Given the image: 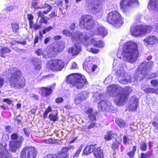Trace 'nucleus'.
<instances>
[{"instance_id":"34","label":"nucleus","mask_w":158,"mask_h":158,"mask_svg":"<svg viewBox=\"0 0 158 158\" xmlns=\"http://www.w3.org/2000/svg\"><path fill=\"white\" fill-rule=\"evenodd\" d=\"M106 111L110 113H114L117 112V110L112 105V104L109 102V104L107 107Z\"/></svg>"},{"instance_id":"18","label":"nucleus","mask_w":158,"mask_h":158,"mask_svg":"<svg viewBox=\"0 0 158 158\" xmlns=\"http://www.w3.org/2000/svg\"><path fill=\"white\" fill-rule=\"evenodd\" d=\"M89 93L86 91H84L77 94L75 98L74 102L76 104H79L81 101L88 98Z\"/></svg>"},{"instance_id":"51","label":"nucleus","mask_w":158,"mask_h":158,"mask_svg":"<svg viewBox=\"0 0 158 158\" xmlns=\"http://www.w3.org/2000/svg\"><path fill=\"white\" fill-rule=\"evenodd\" d=\"M44 158H58V155L49 154L45 156Z\"/></svg>"},{"instance_id":"13","label":"nucleus","mask_w":158,"mask_h":158,"mask_svg":"<svg viewBox=\"0 0 158 158\" xmlns=\"http://www.w3.org/2000/svg\"><path fill=\"white\" fill-rule=\"evenodd\" d=\"M148 26L145 25L132 26L131 27V34L135 36H139L147 33L148 29Z\"/></svg>"},{"instance_id":"33","label":"nucleus","mask_w":158,"mask_h":158,"mask_svg":"<svg viewBox=\"0 0 158 158\" xmlns=\"http://www.w3.org/2000/svg\"><path fill=\"white\" fill-rule=\"evenodd\" d=\"M117 125L121 128H123L126 125V123L121 119L118 118L115 120Z\"/></svg>"},{"instance_id":"43","label":"nucleus","mask_w":158,"mask_h":158,"mask_svg":"<svg viewBox=\"0 0 158 158\" xmlns=\"http://www.w3.org/2000/svg\"><path fill=\"white\" fill-rule=\"evenodd\" d=\"M11 27L13 31L16 32L19 31V27L18 24L12 23L11 24Z\"/></svg>"},{"instance_id":"24","label":"nucleus","mask_w":158,"mask_h":158,"mask_svg":"<svg viewBox=\"0 0 158 158\" xmlns=\"http://www.w3.org/2000/svg\"><path fill=\"white\" fill-rule=\"evenodd\" d=\"M11 51V50L8 47L6 46L0 47V54L2 57H5V54L9 53Z\"/></svg>"},{"instance_id":"12","label":"nucleus","mask_w":158,"mask_h":158,"mask_svg":"<svg viewBox=\"0 0 158 158\" xmlns=\"http://www.w3.org/2000/svg\"><path fill=\"white\" fill-rule=\"evenodd\" d=\"M94 25L93 17L86 15L81 17L80 20V26L84 29H92Z\"/></svg>"},{"instance_id":"49","label":"nucleus","mask_w":158,"mask_h":158,"mask_svg":"<svg viewBox=\"0 0 158 158\" xmlns=\"http://www.w3.org/2000/svg\"><path fill=\"white\" fill-rule=\"evenodd\" d=\"M52 29V27L51 26H49L45 28L43 31V34H45L47 32H48Z\"/></svg>"},{"instance_id":"56","label":"nucleus","mask_w":158,"mask_h":158,"mask_svg":"<svg viewBox=\"0 0 158 158\" xmlns=\"http://www.w3.org/2000/svg\"><path fill=\"white\" fill-rule=\"evenodd\" d=\"M23 131L25 134L26 136L29 137L30 136V132L28 129L27 128H24Z\"/></svg>"},{"instance_id":"37","label":"nucleus","mask_w":158,"mask_h":158,"mask_svg":"<svg viewBox=\"0 0 158 158\" xmlns=\"http://www.w3.org/2000/svg\"><path fill=\"white\" fill-rule=\"evenodd\" d=\"M18 8V6L17 5L14 4L13 5H11L7 6L6 8V10L11 12L13 10L17 9Z\"/></svg>"},{"instance_id":"47","label":"nucleus","mask_w":158,"mask_h":158,"mask_svg":"<svg viewBox=\"0 0 158 158\" xmlns=\"http://www.w3.org/2000/svg\"><path fill=\"white\" fill-rule=\"evenodd\" d=\"M140 149L143 151H145L147 148V146L144 143H142L140 144Z\"/></svg>"},{"instance_id":"25","label":"nucleus","mask_w":158,"mask_h":158,"mask_svg":"<svg viewBox=\"0 0 158 158\" xmlns=\"http://www.w3.org/2000/svg\"><path fill=\"white\" fill-rule=\"evenodd\" d=\"M32 63L34 65L35 69L37 70H39L41 68V63L40 60L36 58H35L32 59Z\"/></svg>"},{"instance_id":"53","label":"nucleus","mask_w":158,"mask_h":158,"mask_svg":"<svg viewBox=\"0 0 158 158\" xmlns=\"http://www.w3.org/2000/svg\"><path fill=\"white\" fill-rule=\"evenodd\" d=\"M129 139L126 137L124 136L123 138V143L125 145H127L129 143Z\"/></svg>"},{"instance_id":"19","label":"nucleus","mask_w":158,"mask_h":158,"mask_svg":"<svg viewBox=\"0 0 158 158\" xmlns=\"http://www.w3.org/2000/svg\"><path fill=\"white\" fill-rule=\"evenodd\" d=\"M92 36H85V38H87V45H85L87 47H88L89 45L92 44L94 46L98 47V48L103 47L104 46V43L101 40H98L97 39L94 38L92 39L90 41L89 38Z\"/></svg>"},{"instance_id":"62","label":"nucleus","mask_w":158,"mask_h":158,"mask_svg":"<svg viewBox=\"0 0 158 158\" xmlns=\"http://www.w3.org/2000/svg\"><path fill=\"white\" fill-rule=\"evenodd\" d=\"M93 110L92 108H90L88 109L87 111H86V113L88 114L89 115H92L93 113Z\"/></svg>"},{"instance_id":"22","label":"nucleus","mask_w":158,"mask_h":158,"mask_svg":"<svg viewBox=\"0 0 158 158\" xmlns=\"http://www.w3.org/2000/svg\"><path fill=\"white\" fill-rule=\"evenodd\" d=\"M109 102L103 99L99 102L98 105V108L99 111H106L107 107L108 106Z\"/></svg>"},{"instance_id":"32","label":"nucleus","mask_w":158,"mask_h":158,"mask_svg":"<svg viewBox=\"0 0 158 158\" xmlns=\"http://www.w3.org/2000/svg\"><path fill=\"white\" fill-rule=\"evenodd\" d=\"M152 2V7L154 11L158 12V0H151Z\"/></svg>"},{"instance_id":"4","label":"nucleus","mask_w":158,"mask_h":158,"mask_svg":"<svg viewBox=\"0 0 158 158\" xmlns=\"http://www.w3.org/2000/svg\"><path fill=\"white\" fill-rule=\"evenodd\" d=\"M67 82L71 83L77 89H82L87 84V82L84 76L80 73H73L67 77Z\"/></svg>"},{"instance_id":"39","label":"nucleus","mask_w":158,"mask_h":158,"mask_svg":"<svg viewBox=\"0 0 158 158\" xmlns=\"http://www.w3.org/2000/svg\"><path fill=\"white\" fill-rule=\"evenodd\" d=\"M27 18L29 21V25L32 27L33 26V23L34 16L31 14H28L27 15Z\"/></svg>"},{"instance_id":"38","label":"nucleus","mask_w":158,"mask_h":158,"mask_svg":"<svg viewBox=\"0 0 158 158\" xmlns=\"http://www.w3.org/2000/svg\"><path fill=\"white\" fill-rule=\"evenodd\" d=\"M157 41L156 37L152 35L149 36V45L153 44L156 43Z\"/></svg>"},{"instance_id":"54","label":"nucleus","mask_w":158,"mask_h":158,"mask_svg":"<svg viewBox=\"0 0 158 158\" xmlns=\"http://www.w3.org/2000/svg\"><path fill=\"white\" fill-rule=\"evenodd\" d=\"M63 99L62 98L59 97L56 99V102L57 103H59L62 102L63 101Z\"/></svg>"},{"instance_id":"63","label":"nucleus","mask_w":158,"mask_h":158,"mask_svg":"<svg viewBox=\"0 0 158 158\" xmlns=\"http://www.w3.org/2000/svg\"><path fill=\"white\" fill-rule=\"evenodd\" d=\"M33 26L32 27H31L30 25H29L30 27V28H33L35 29H39L40 28V26L36 24H35L33 23Z\"/></svg>"},{"instance_id":"10","label":"nucleus","mask_w":158,"mask_h":158,"mask_svg":"<svg viewBox=\"0 0 158 158\" xmlns=\"http://www.w3.org/2000/svg\"><path fill=\"white\" fill-rule=\"evenodd\" d=\"M134 5L139 6L138 0H121L120 2V8L123 12L128 11Z\"/></svg>"},{"instance_id":"58","label":"nucleus","mask_w":158,"mask_h":158,"mask_svg":"<svg viewBox=\"0 0 158 158\" xmlns=\"http://www.w3.org/2000/svg\"><path fill=\"white\" fill-rule=\"evenodd\" d=\"M151 83L154 86H156L158 84V81L156 80H153L151 81Z\"/></svg>"},{"instance_id":"20","label":"nucleus","mask_w":158,"mask_h":158,"mask_svg":"<svg viewBox=\"0 0 158 158\" xmlns=\"http://www.w3.org/2000/svg\"><path fill=\"white\" fill-rule=\"evenodd\" d=\"M139 106V102L137 99L135 97L131 98L127 106V110L132 111L136 110Z\"/></svg>"},{"instance_id":"5","label":"nucleus","mask_w":158,"mask_h":158,"mask_svg":"<svg viewBox=\"0 0 158 158\" xmlns=\"http://www.w3.org/2000/svg\"><path fill=\"white\" fill-rule=\"evenodd\" d=\"M12 76L10 80L11 86L16 88H22L25 86V81L24 78H21L20 71L16 68L11 72Z\"/></svg>"},{"instance_id":"6","label":"nucleus","mask_w":158,"mask_h":158,"mask_svg":"<svg viewBox=\"0 0 158 158\" xmlns=\"http://www.w3.org/2000/svg\"><path fill=\"white\" fill-rule=\"evenodd\" d=\"M107 19L109 23L117 28L120 27L123 23L120 15L116 11H112L108 13L107 15Z\"/></svg>"},{"instance_id":"30","label":"nucleus","mask_w":158,"mask_h":158,"mask_svg":"<svg viewBox=\"0 0 158 158\" xmlns=\"http://www.w3.org/2000/svg\"><path fill=\"white\" fill-rule=\"evenodd\" d=\"M95 156L97 158H102L103 155L102 151L100 148H98L94 152Z\"/></svg>"},{"instance_id":"45","label":"nucleus","mask_w":158,"mask_h":158,"mask_svg":"<svg viewBox=\"0 0 158 158\" xmlns=\"http://www.w3.org/2000/svg\"><path fill=\"white\" fill-rule=\"evenodd\" d=\"M112 80V77L111 76L109 75L107 77L104 81L105 84L110 83L111 82Z\"/></svg>"},{"instance_id":"55","label":"nucleus","mask_w":158,"mask_h":158,"mask_svg":"<svg viewBox=\"0 0 158 158\" xmlns=\"http://www.w3.org/2000/svg\"><path fill=\"white\" fill-rule=\"evenodd\" d=\"M16 43H18L19 44H25L26 43V42L25 41L22 42H17L15 40H14L12 41L11 42H10V44H11L12 45H15Z\"/></svg>"},{"instance_id":"40","label":"nucleus","mask_w":158,"mask_h":158,"mask_svg":"<svg viewBox=\"0 0 158 158\" xmlns=\"http://www.w3.org/2000/svg\"><path fill=\"white\" fill-rule=\"evenodd\" d=\"M35 52L38 56H40L42 55L43 57L47 58V56L44 54V52L42 49H38L35 51Z\"/></svg>"},{"instance_id":"26","label":"nucleus","mask_w":158,"mask_h":158,"mask_svg":"<svg viewBox=\"0 0 158 158\" xmlns=\"http://www.w3.org/2000/svg\"><path fill=\"white\" fill-rule=\"evenodd\" d=\"M92 99L94 102H96L100 100L102 101L104 99V97L102 94L98 92H94Z\"/></svg>"},{"instance_id":"29","label":"nucleus","mask_w":158,"mask_h":158,"mask_svg":"<svg viewBox=\"0 0 158 158\" xmlns=\"http://www.w3.org/2000/svg\"><path fill=\"white\" fill-rule=\"evenodd\" d=\"M41 89L42 91V93L44 94L45 96H49L52 92L51 86L49 87H42L41 88Z\"/></svg>"},{"instance_id":"15","label":"nucleus","mask_w":158,"mask_h":158,"mask_svg":"<svg viewBox=\"0 0 158 158\" xmlns=\"http://www.w3.org/2000/svg\"><path fill=\"white\" fill-rule=\"evenodd\" d=\"M95 29H92L90 31V33L86 32V34H89L88 36H92L96 35H99L104 37L106 35L107 31L100 24L95 25Z\"/></svg>"},{"instance_id":"60","label":"nucleus","mask_w":158,"mask_h":158,"mask_svg":"<svg viewBox=\"0 0 158 158\" xmlns=\"http://www.w3.org/2000/svg\"><path fill=\"white\" fill-rule=\"evenodd\" d=\"M77 68L78 67L77 63L75 62H73L72 65L71 69H77Z\"/></svg>"},{"instance_id":"48","label":"nucleus","mask_w":158,"mask_h":158,"mask_svg":"<svg viewBox=\"0 0 158 158\" xmlns=\"http://www.w3.org/2000/svg\"><path fill=\"white\" fill-rule=\"evenodd\" d=\"M46 7L50 8V7H52L50 5L45 3L44 4L41 5V6H40V7H39V9H41Z\"/></svg>"},{"instance_id":"50","label":"nucleus","mask_w":158,"mask_h":158,"mask_svg":"<svg viewBox=\"0 0 158 158\" xmlns=\"http://www.w3.org/2000/svg\"><path fill=\"white\" fill-rule=\"evenodd\" d=\"M38 2L36 1H34L32 2V6L34 7V8L35 9H39V7L40 6H37Z\"/></svg>"},{"instance_id":"41","label":"nucleus","mask_w":158,"mask_h":158,"mask_svg":"<svg viewBox=\"0 0 158 158\" xmlns=\"http://www.w3.org/2000/svg\"><path fill=\"white\" fill-rule=\"evenodd\" d=\"M48 118L50 120L54 122L56 121L58 119L57 115L53 114H49Z\"/></svg>"},{"instance_id":"46","label":"nucleus","mask_w":158,"mask_h":158,"mask_svg":"<svg viewBox=\"0 0 158 158\" xmlns=\"http://www.w3.org/2000/svg\"><path fill=\"white\" fill-rule=\"evenodd\" d=\"M87 49L90 52H91L94 53H97L99 52V50L97 49H95L92 48H87Z\"/></svg>"},{"instance_id":"17","label":"nucleus","mask_w":158,"mask_h":158,"mask_svg":"<svg viewBox=\"0 0 158 158\" xmlns=\"http://www.w3.org/2000/svg\"><path fill=\"white\" fill-rule=\"evenodd\" d=\"M62 46H59L57 44H54L53 45L50 46L47 54L49 56H54L58 52L62 51L61 48Z\"/></svg>"},{"instance_id":"16","label":"nucleus","mask_w":158,"mask_h":158,"mask_svg":"<svg viewBox=\"0 0 158 158\" xmlns=\"http://www.w3.org/2000/svg\"><path fill=\"white\" fill-rule=\"evenodd\" d=\"M80 42L85 45L83 42L80 41L78 39L74 42L75 43V45L73 47L69 48L68 50V52L71 53L72 56L76 55L78 54L81 51V44L79 43Z\"/></svg>"},{"instance_id":"35","label":"nucleus","mask_w":158,"mask_h":158,"mask_svg":"<svg viewBox=\"0 0 158 158\" xmlns=\"http://www.w3.org/2000/svg\"><path fill=\"white\" fill-rule=\"evenodd\" d=\"M83 147V144L81 145L79 147L78 149L76 151L75 153L72 156V158H78L80 152H81Z\"/></svg>"},{"instance_id":"9","label":"nucleus","mask_w":158,"mask_h":158,"mask_svg":"<svg viewBox=\"0 0 158 158\" xmlns=\"http://www.w3.org/2000/svg\"><path fill=\"white\" fill-rule=\"evenodd\" d=\"M11 138L12 140H16L15 141H11L9 143L10 150L12 152H15L18 149L21 148L22 142L24 139V137L20 135L18 136L17 133H14L11 135Z\"/></svg>"},{"instance_id":"8","label":"nucleus","mask_w":158,"mask_h":158,"mask_svg":"<svg viewBox=\"0 0 158 158\" xmlns=\"http://www.w3.org/2000/svg\"><path fill=\"white\" fill-rule=\"evenodd\" d=\"M62 33L63 35L68 37L71 36L72 40L73 42L78 39L80 41L83 42L84 44L87 45L86 42L88 39L87 38H85V36L89 35V34H86V32L80 33L78 31L72 34L70 31L67 29L64 30Z\"/></svg>"},{"instance_id":"27","label":"nucleus","mask_w":158,"mask_h":158,"mask_svg":"<svg viewBox=\"0 0 158 158\" xmlns=\"http://www.w3.org/2000/svg\"><path fill=\"white\" fill-rule=\"evenodd\" d=\"M117 136L114 132L111 131L107 132L104 136V138L106 141L110 140L112 138H115Z\"/></svg>"},{"instance_id":"57","label":"nucleus","mask_w":158,"mask_h":158,"mask_svg":"<svg viewBox=\"0 0 158 158\" xmlns=\"http://www.w3.org/2000/svg\"><path fill=\"white\" fill-rule=\"evenodd\" d=\"M51 18H53L57 16L56 12L55 10L52 11L51 14L49 15Z\"/></svg>"},{"instance_id":"2","label":"nucleus","mask_w":158,"mask_h":158,"mask_svg":"<svg viewBox=\"0 0 158 158\" xmlns=\"http://www.w3.org/2000/svg\"><path fill=\"white\" fill-rule=\"evenodd\" d=\"M139 55L137 44L135 42L130 41L124 45L119 58L133 63L136 61Z\"/></svg>"},{"instance_id":"7","label":"nucleus","mask_w":158,"mask_h":158,"mask_svg":"<svg viewBox=\"0 0 158 158\" xmlns=\"http://www.w3.org/2000/svg\"><path fill=\"white\" fill-rule=\"evenodd\" d=\"M103 0H86L85 8L89 12L95 14L101 12L102 6L100 2Z\"/></svg>"},{"instance_id":"52","label":"nucleus","mask_w":158,"mask_h":158,"mask_svg":"<svg viewBox=\"0 0 158 158\" xmlns=\"http://www.w3.org/2000/svg\"><path fill=\"white\" fill-rule=\"evenodd\" d=\"M151 93L158 94V89H153L152 88H149V93Z\"/></svg>"},{"instance_id":"64","label":"nucleus","mask_w":158,"mask_h":158,"mask_svg":"<svg viewBox=\"0 0 158 158\" xmlns=\"http://www.w3.org/2000/svg\"><path fill=\"white\" fill-rule=\"evenodd\" d=\"M97 69V66L96 65H94L91 69V71L90 72L91 73L94 72Z\"/></svg>"},{"instance_id":"42","label":"nucleus","mask_w":158,"mask_h":158,"mask_svg":"<svg viewBox=\"0 0 158 158\" xmlns=\"http://www.w3.org/2000/svg\"><path fill=\"white\" fill-rule=\"evenodd\" d=\"M52 111V109L50 106H49L47 108L46 110L44 112V115H43V117L44 118H47L48 117V114L51 112Z\"/></svg>"},{"instance_id":"3","label":"nucleus","mask_w":158,"mask_h":158,"mask_svg":"<svg viewBox=\"0 0 158 158\" xmlns=\"http://www.w3.org/2000/svg\"><path fill=\"white\" fill-rule=\"evenodd\" d=\"M121 87L115 85H111L107 87V91L110 96L114 97V100L118 106L123 105L126 96L120 93L122 90Z\"/></svg>"},{"instance_id":"14","label":"nucleus","mask_w":158,"mask_h":158,"mask_svg":"<svg viewBox=\"0 0 158 158\" xmlns=\"http://www.w3.org/2000/svg\"><path fill=\"white\" fill-rule=\"evenodd\" d=\"M48 67L53 71H60L64 67V63L60 60H50L47 64Z\"/></svg>"},{"instance_id":"23","label":"nucleus","mask_w":158,"mask_h":158,"mask_svg":"<svg viewBox=\"0 0 158 158\" xmlns=\"http://www.w3.org/2000/svg\"><path fill=\"white\" fill-rule=\"evenodd\" d=\"M69 149L67 147L63 148L61 152L57 154L58 158H69L68 151Z\"/></svg>"},{"instance_id":"31","label":"nucleus","mask_w":158,"mask_h":158,"mask_svg":"<svg viewBox=\"0 0 158 158\" xmlns=\"http://www.w3.org/2000/svg\"><path fill=\"white\" fill-rule=\"evenodd\" d=\"M95 145H88L85 148L84 152L85 155H88L93 152L95 148Z\"/></svg>"},{"instance_id":"21","label":"nucleus","mask_w":158,"mask_h":158,"mask_svg":"<svg viewBox=\"0 0 158 158\" xmlns=\"http://www.w3.org/2000/svg\"><path fill=\"white\" fill-rule=\"evenodd\" d=\"M11 155L8 153L5 147L0 145V158H10Z\"/></svg>"},{"instance_id":"61","label":"nucleus","mask_w":158,"mask_h":158,"mask_svg":"<svg viewBox=\"0 0 158 158\" xmlns=\"http://www.w3.org/2000/svg\"><path fill=\"white\" fill-rule=\"evenodd\" d=\"M38 16V18L40 17L41 18H44V15L43 13L41 11H39L37 13Z\"/></svg>"},{"instance_id":"59","label":"nucleus","mask_w":158,"mask_h":158,"mask_svg":"<svg viewBox=\"0 0 158 158\" xmlns=\"http://www.w3.org/2000/svg\"><path fill=\"white\" fill-rule=\"evenodd\" d=\"M130 129L132 131H134L137 129V127L134 124H131L130 125Z\"/></svg>"},{"instance_id":"11","label":"nucleus","mask_w":158,"mask_h":158,"mask_svg":"<svg viewBox=\"0 0 158 158\" xmlns=\"http://www.w3.org/2000/svg\"><path fill=\"white\" fill-rule=\"evenodd\" d=\"M37 153L34 147L27 146L23 148L20 153L21 158H35Z\"/></svg>"},{"instance_id":"1","label":"nucleus","mask_w":158,"mask_h":158,"mask_svg":"<svg viewBox=\"0 0 158 158\" xmlns=\"http://www.w3.org/2000/svg\"><path fill=\"white\" fill-rule=\"evenodd\" d=\"M148 65L146 62H144L139 65L134 78L130 75H127L125 70V65L121 61L120 59L114 60L113 68L115 70L118 81L122 84H126L135 81L142 80L148 75Z\"/></svg>"},{"instance_id":"36","label":"nucleus","mask_w":158,"mask_h":158,"mask_svg":"<svg viewBox=\"0 0 158 158\" xmlns=\"http://www.w3.org/2000/svg\"><path fill=\"white\" fill-rule=\"evenodd\" d=\"M115 139L117 143H113L112 145V148L114 149H116L118 148L119 143L121 142L122 141V139L121 138L118 139L116 138Z\"/></svg>"},{"instance_id":"44","label":"nucleus","mask_w":158,"mask_h":158,"mask_svg":"<svg viewBox=\"0 0 158 158\" xmlns=\"http://www.w3.org/2000/svg\"><path fill=\"white\" fill-rule=\"evenodd\" d=\"M97 114L96 113L93 114L92 115H89V117L91 121V122H94L96 119V115Z\"/></svg>"},{"instance_id":"28","label":"nucleus","mask_w":158,"mask_h":158,"mask_svg":"<svg viewBox=\"0 0 158 158\" xmlns=\"http://www.w3.org/2000/svg\"><path fill=\"white\" fill-rule=\"evenodd\" d=\"M122 90L120 93L122 95H124L126 97L125 98V100L127 98V96L132 91V89L130 87H126L124 89L122 88Z\"/></svg>"}]
</instances>
